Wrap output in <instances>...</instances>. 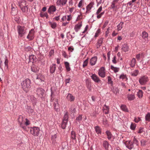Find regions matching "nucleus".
Returning <instances> with one entry per match:
<instances>
[{
  "label": "nucleus",
  "mask_w": 150,
  "mask_h": 150,
  "mask_svg": "<svg viewBox=\"0 0 150 150\" xmlns=\"http://www.w3.org/2000/svg\"><path fill=\"white\" fill-rule=\"evenodd\" d=\"M31 81L28 79H26L23 81L21 83V86L23 90L26 92H28L30 87Z\"/></svg>",
  "instance_id": "obj_1"
},
{
  "label": "nucleus",
  "mask_w": 150,
  "mask_h": 150,
  "mask_svg": "<svg viewBox=\"0 0 150 150\" xmlns=\"http://www.w3.org/2000/svg\"><path fill=\"white\" fill-rule=\"evenodd\" d=\"M18 120L19 124L21 127L23 129H26V126L29 125V121L27 119H23L22 116H20L18 119Z\"/></svg>",
  "instance_id": "obj_2"
},
{
  "label": "nucleus",
  "mask_w": 150,
  "mask_h": 150,
  "mask_svg": "<svg viewBox=\"0 0 150 150\" xmlns=\"http://www.w3.org/2000/svg\"><path fill=\"white\" fill-rule=\"evenodd\" d=\"M17 30L19 36L20 37L23 36L26 32L25 28L24 26H18Z\"/></svg>",
  "instance_id": "obj_3"
},
{
  "label": "nucleus",
  "mask_w": 150,
  "mask_h": 150,
  "mask_svg": "<svg viewBox=\"0 0 150 150\" xmlns=\"http://www.w3.org/2000/svg\"><path fill=\"white\" fill-rule=\"evenodd\" d=\"M40 131L39 128L37 127H33L31 128L30 129V132L34 136H37L38 135Z\"/></svg>",
  "instance_id": "obj_4"
},
{
  "label": "nucleus",
  "mask_w": 150,
  "mask_h": 150,
  "mask_svg": "<svg viewBox=\"0 0 150 150\" xmlns=\"http://www.w3.org/2000/svg\"><path fill=\"white\" fill-rule=\"evenodd\" d=\"M98 74L100 77L104 78L105 76V69L104 67L100 68L98 70Z\"/></svg>",
  "instance_id": "obj_5"
},
{
  "label": "nucleus",
  "mask_w": 150,
  "mask_h": 150,
  "mask_svg": "<svg viewBox=\"0 0 150 150\" xmlns=\"http://www.w3.org/2000/svg\"><path fill=\"white\" fill-rule=\"evenodd\" d=\"M94 4L93 2H91L86 7V14L89 13L91 12V9L93 7Z\"/></svg>",
  "instance_id": "obj_6"
},
{
  "label": "nucleus",
  "mask_w": 150,
  "mask_h": 150,
  "mask_svg": "<svg viewBox=\"0 0 150 150\" xmlns=\"http://www.w3.org/2000/svg\"><path fill=\"white\" fill-rule=\"evenodd\" d=\"M148 81V78L145 76H143L139 79V82L142 85H144Z\"/></svg>",
  "instance_id": "obj_7"
},
{
  "label": "nucleus",
  "mask_w": 150,
  "mask_h": 150,
  "mask_svg": "<svg viewBox=\"0 0 150 150\" xmlns=\"http://www.w3.org/2000/svg\"><path fill=\"white\" fill-rule=\"evenodd\" d=\"M125 144L126 147L129 149H132L134 147L133 143L131 141H127L125 142Z\"/></svg>",
  "instance_id": "obj_8"
},
{
  "label": "nucleus",
  "mask_w": 150,
  "mask_h": 150,
  "mask_svg": "<svg viewBox=\"0 0 150 150\" xmlns=\"http://www.w3.org/2000/svg\"><path fill=\"white\" fill-rule=\"evenodd\" d=\"M91 77L95 82L97 83H100L101 81L100 80L99 77L96 74H93L91 76Z\"/></svg>",
  "instance_id": "obj_9"
},
{
  "label": "nucleus",
  "mask_w": 150,
  "mask_h": 150,
  "mask_svg": "<svg viewBox=\"0 0 150 150\" xmlns=\"http://www.w3.org/2000/svg\"><path fill=\"white\" fill-rule=\"evenodd\" d=\"M53 106L55 111H58L59 109V104L57 99H54V101Z\"/></svg>",
  "instance_id": "obj_10"
},
{
  "label": "nucleus",
  "mask_w": 150,
  "mask_h": 150,
  "mask_svg": "<svg viewBox=\"0 0 150 150\" xmlns=\"http://www.w3.org/2000/svg\"><path fill=\"white\" fill-rule=\"evenodd\" d=\"M97 60V58L95 56L92 57L90 59L89 64L91 66L94 65L96 63Z\"/></svg>",
  "instance_id": "obj_11"
},
{
  "label": "nucleus",
  "mask_w": 150,
  "mask_h": 150,
  "mask_svg": "<svg viewBox=\"0 0 150 150\" xmlns=\"http://www.w3.org/2000/svg\"><path fill=\"white\" fill-rule=\"evenodd\" d=\"M18 4L21 8L27 5V2L25 0H20L18 1Z\"/></svg>",
  "instance_id": "obj_12"
},
{
  "label": "nucleus",
  "mask_w": 150,
  "mask_h": 150,
  "mask_svg": "<svg viewBox=\"0 0 150 150\" xmlns=\"http://www.w3.org/2000/svg\"><path fill=\"white\" fill-rule=\"evenodd\" d=\"M44 92V91L42 88H39L37 91V94L40 96H42Z\"/></svg>",
  "instance_id": "obj_13"
},
{
  "label": "nucleus",
  "mask_w": 150,
  "mask_h": 150,
  "mask_svg": "<svg viewBox=\"0 0 150 150\" xmlns=\"http://www.w3.org/2000/svg\"><path fill=\"white\" fill-rule=\"evenodd\" d=\"M56 10L55 7L53 5L50 6L48 10V12L50 14L52 13L55 12Z\"/></svg>",
  "instance_id": "obj_14"
},
{
  "label": "nucleus",
  "mask_w": 150,
  "mask_h": 150,
  "mask_svg": "<svg viewBox=\"0 0 150 150\" xmlns=\"http://www.w3.org/2000/svg\"><path fill=\"white\" fill-rule=\"evenodd\" d=\"M67 100L70 102L73 101L75 99L74 97L71 94L69 93L67 96Z\"/></svg>",
  "instance_id": "obj_15"
},
{
  "label": "nucleus",
  "mask_w": 150,
  "mask_h": 150,
  "mask_svg": "<svg viewBox=\"0 0 150 150\" xmlns=\"http://www.w3.org/2000/svg\"><path fill=\"white\" fill-rule=\"evenodd\" d=\"M82 26V22L79 23L78 24L75 25L74 28V29L75 31L77 32L80 29L81 27Z\"/></svg>",
  "instance_id": "obj_16"
},
{
  "label": "nucleus",
  "mask_w": 150,
  "mask_h": 150,
  "mask_svg": "<svg viewBox=\"0 0 150 150\" xmlns=\"http://www.w3.org/2000/svg\"><path fill=\"white\" fill-rule=\"evenodd\" d=\"M103 112L105 114H108L109 113V107L105 105L103 107Z\"/></svg>",
  "instance_id": "obj_17"
},
{
  "label": "nucleus",
  "mask_w": 150,
  "mask_h": 150,
  "mask_svg": "<svg viewBox=\"0 0 150 150\" xmlns=\"http://www.w3.org/2000/svg\"><path fill=\"white\" fill-rule=\"evenodd\" d=\"M109 146L110 144L107 141L105 140L103 142V146L105 149L108 150Z\"/></svg>",
  "instance_id": "obj_18"
},
{
  "label": "nucleus",
  "mask_w": 150,
  "mask_h": 150,
  "mask_svg": "<svg viewBox=\"0 0 150 150\" xmlns=\"http://www.w3.org/2000/svg\"><path fill=\"white\" fill-rule=\"evenodd\" d=\"M56 68V65L55 64H52L50 66V72L51 73L54 72Z\"/></svg>",
  "instance_id": "obj_19"
},
{
  "label": "nucleus",
  "mask_w": 150,
  "mask_h": 150,
  "mask_svg": "<svg viewBox=\"0 0 150 150\" xmlns=\"http://www.w3.org/2000/svg\"><path fill=\"white\" fill-rule=\"evenodd\" d=\"M20 8L23 13H28V5L23 6V7H21Z\"/></svg>",
  "instance_id": "obj_20"
},
{
  "label": "nucleus",
  "mask_w": 150,
  "mask_h": 150,
  "mask_svg": "<svg viewBox=\"0 0 150 150\" xmlns=\"http://www.w3.org/2000/svg\"><path fill=\"white\" fill-rule=\"evenodd\" d=\"M127 98L129 100H132L135 98V96L134 94H128L127 95Z\"/></svg>",
  "instance_id": "obj_21"
},
{
  "label": "nucleus",
  "mask_w": 150,
  "mask_h": 150,
  "mask_svg": "<svg viewBox=\"0 0 150 150\" xmlns=\"http://www.w3.org/2000/svg\"><path fill=\"white\" fill-rule=\"evenodd\" d=\"M124 23L122 22H121L117 26V30L118 31L120 30L123 27Z\"/></svg>",
  "instance_id": "obj_22"
},
{
  "label": "nucleus",
  "mask_w": 150,
  "mask_h": 150,
  "mask_svg": "<svg viewBox=\"0 0 150 150\" xmlns=\"http://www.w3.org/2000/svg\"><path fill=\"white\" fill-rule=\"evenodd\" d=\"M128 49L129 47L127 44H124L122 45V50L123 51L125 52L127 51L128 50Z\"/></svg>",
  "instance_id": "obj_23"
},
{
  "label": "nucleus",
  "mask_w": 150,
  "mask_h": 150,
  "mask_svg": "<svg viewBox=\"0 0 150 150\" xmlns=\"http://www.w3.org/2000/svg\"><path fill=\"white\" fill-rule=\"evenodd\" d=\"M107 136V138L109 140H110L112 137V135L111 132L108 130H107L105 132Z\"/></svg>",
  "instance_id": "obj_24"
},
{
  "label": "nucleus",
  "mask_w": 150,
  "mask_h": 150,
  "mask_svg": "<svg viewBox=\"0 0 150 150\" xmlns=\"http://www.w3.org/2000/svg\"><path fill=\"white\" fill-rule=\"evenodd\" d=\"M57 137V136L56 134H54V135L52 136L51 137V140L52 141V142L54 144H55L57 142L56 140Z\"/></svg>",
  "instance_id": "obj_25"
},
{
  "label": "nucleus",
  "mask_w": 150,
  "mask_h": 150,
  "mask_svg": "<svg viewBox=\"0 0 150 150\" xmlns=\"http://www.w3.org/2000/svg\"><path fill=\"white\" fill-rule=\"evenodd\" d=\"M95 129L97 134H101V129L99 126H96Z\"/></svg>",
  "instance_id": "obj_26"
},
{
  "label": "nucleus",
  "mask_w": 150,
  "mask_h": 150,
  "mask_svg": "<svg viewBox=\"0 0 150 150\" xmlns=\"http://www.w3.org/2000/svg\"><path fill=\"white\" fill-rule=\"evenodd\" d=\"M111 69L114 71L115 73L119 71L120 68L118 67H115L114 66L111 65Z\"/></svg>",
  "instance_id": "obj_27"
},
{
  "label": "nucleus",
  "mask_w": 150,
  "mask_h": 150,
  "mask_svg": "<svg viewBox=\"0 0 150 150\" xmlns=\"http://www.w3.org/2000/svg\"><path fill=\"white\" fill-rule=\"evenodd\" d=\"M69 118V115L68 112H66L64 115L63 121H65L66 122H67Z\"/></svg>",
  "instance_id": "obj_28"
},
{
  "label": "nucleus",
  "mask_w": 150,
  "mask_h": 150,
  "mask_svg": "<svg viewBox=\"0 0 150 150\" xmlns=\"http://www.w3.org/2000/svg\"><path fill=\"white\" fill-rule=\"evenodd\" d=\"M67 2V0H58V4L59 5L63 6L65 5Z\"/></svg>",
  "instance_id": "obj_29"
},
{
  "label": "nucleus",
  "mask_w": 150,
  "mask_h": 150,
  "mask_svg": "<svg viewBox=\"0 0 150 150\" xmlns=\"http://www.w3.org/2000/svg\"><path fill=\"white\" fill-rule=\"evenodd\" d=\"M31 69L32 71L35 73L37 72L38 70V67L34 65L32 66L31 67Z\"/></svg>",
  "instance_id": "obj_30"
},
{
  "label": "nucleus",
  "mask_w": 150,
  "mask_h": 150,
  "mask_svg": "<svg viewBox=\"0 0 150 150\" xmlns=\"http://www.w3.org/2000/svg\"><path fill=\"white\" fill-rule=\"evenodd\" d=\"M119 0H114L112 3V4L111 5V8L114 9L115 7V4Z\"/></svg>",
  "instance_id": "obj_31"
},
{
  "label": "nucleus",
  "mask_w": 150,
  "mask_h": 150,
  "mask_svg": "<svg viewBox=\"0 0 150 150\" xmlns=\"http://www.w3.org/2000/svg\"><path fill=\"white\" fill-rule=\"evenodd\" d=\"M120 78L122 79L123 80H124L125 81H127L128 79L126 75L124 74H122L120 75Z\"/></svg>",
  "instance_id": "obj_32"
},
{
  "label": "nucleus",
  "mask_w": 150,
  "mask_h": 150,
  "mask_svg": "<svg viewBox=\"0 0 150 150\" xmlns=\"http://www.w3.org/2000/svg\"><path fill=\"white\" fill-rule=\"evenodd\" d=\"M35 32L34 31V30L33 29H32L29 32V33L28 35H27L26 38H29V37H32L34 33Z\"/></svg>",
  "instance_id": "obj_33"
},
{
  "label": "nucleus",
  "mask_w": 150,
  "mask_h": 150,
  "mask_svg": "<svg viewBox=\"0 0 150 150\" xmlns=\"http://www.w3.org/2000/svg\"><path fill=\"white\" fill-rule=\"evenodd\" d=\"M71 138L73 140H76V135L74 131H72L71 132Z\"/></svg>",
  "instance_id": "obj_34"
},
{
  "label": "nucleus",
  "mask_w": 150,
  "mask_h": 150,
  "mask_svg": "<svg viewBox=\"0 0 150 150\" xmlns=\"http://www.w3.org/2000/svg\"><path fill=\"white\" fill-rule=\"evenodd\" d=\"M136 64V60L134 58H133L131 61L130 65L131 67H133Z\"/></svg>",
  "instance_id": "obj_35"
},
{
  "label": "nucleus",
  "mask_w": 150,
  "mask_h": 150,
  "mask_svg": "<svg viewBox=\"0 0 150 150\" xmlns=\"http://www.w3.org/2000/svg\"><path fill=\"white\" fill-rule=\"evenodd\" d=\"M121 109L123 111L127 112H128V110L126 105H122L121 106Z\"/></svg>",
  "instance_id": "obj_36"
},
{
  "label": "nucleus",
  "mask_w": 150,
  "mask_h": 150,
  "mask_svg": "<svg viewBox=\"0 0 150 150\" xmlns=\"http://www.w3.org/2000/svg\"><path fill=\"white\" fill-rule=\"evenodd\" d=\"M103 41V39L102 38H100L98 40L97 44V47H99L101 45Z\"/></svg>",
  "instance_id": "obj_37"
},
{
  "label": "nucleus",
  "mask_w": 150,
  "mask_h": 150,
  "mask_svg": "<svg viewBox=\"0 0 150 150\" xmlns=\"http://www.w3.org/2000/svg\"><path fill=\"white\" fill-rule=\"evenodd\" d=\"M143 95V91L140 90H139L138 92L137 93V96L139 98H141L142 97Z\"/></svg>",
  "instance_id": "obj_38"
},
{
  "label": "nucleus",
  "mask_w": 150,
  "mask_h": 150,
  "mask_svg": "<svg viewBox=\"0 0 150 150\" xmlns=\"http://www.w3.org/2000/svg\"><path fill=\"white\" fill-rule=\"evenodd\" d=\"M87 87L89 91L91 90V83L89 81H87L86 83Z\"/></svg>",
  "instance_id": "obj_39"
},
{
  "label": "nucleus",
  "mask_w": 150,
  "mask_h": 150,
  "mask_svg": "<svg viewBox=\"0 0 150 150\" xmlns=\"http://www.w3.org/2000/svg\"><path fill=\"white\" fill-rule=\"evenodd\" d=\"M66 68L68 71H69L70 70V68L69 66V64L67 62H65L64 63Z\"/></svg>",
  "instance_id": "obj_40"
},
{
  "label": "nucleus",
  "mask_w": 150,
  "mask_h": 150,
  "mask_svg": "<svg viewBox=\"0 0 150 150\" xmlns=\"http://www.w3.org/2000/svg\"><path fill=\"white\" fill-rule=\"evenodd\" d=\"M110 27H108L107 28V31H106V32H105V37H108L110 35Z\"/></svg>",
  "instance_id": "obj_41"
},
{
  "label": "nucleus",
  "mask_w": 150,
  "mask_h": 150,
  "mask_svg": "<svg viewBox=\"0 0 150 150\" xmlns=\"http://www.w3.org/2000/svg\"><path fill=\"white\" fill-rule=\"evenodd\" d=\"M108 83L110 84L111 86L113 85V81H112V79L111 78L110 76L108 77Z\"/></svg>",
  "instance_id": "obj_42"
},
{
  "label": "nucleus",
  "mask_w": 150,
  "mask_h": 150,
  "mask_svg": "<svg viewBox=\"0 0 150 150\" xmlns=\"http://www.w3.org/2000/svg\"><path fill=\"white\" fill-rule=\"evenodd\" d=\"M139 72V71L138 70H136L132 72L131 74L132 76H136L138 75Z\"/></svg>",
  "instance_id": "obj_43"
},
{
  "label": "nucleus",
  "mask_w": 150,
  "mask_h": 150,
  "mask_svg": "<svg viewBox=\"0 0 150 150\" xmlns=\"http://www.w3.org/2000/svg\"><path fill=\"white\" fill-rule=\"evenodd\" d=\"M70 111L71 112V114L72 113L73 115H74V113L76 112V109L73 106H72L71 107V108L70 109Z\"/></svg>",
  "instance_id": "obj_44"
},
{
  "label": "nucleus",
  "mask_w": 150,
  "mask_h": 150,
  "mask_svg": "<svg viewBox=\"0 0 150 150\" xmlns=\"http://www.w3.org/2000/svg\"><path fill=\"white\" fill-rule=\"evenodd\" d=\"M145 118L146 121H150V113H147L145 116Z\"/></svg>",
  "instance_id": "obj_45"
},
{
  "label": "nucleus",
  "mask_w": 150,
  "mask_h": 150,
  "mask_svg": "<svg viewBox=\"0 0 150 150\" xmlns=\"http://www.w3.org/2000/svg\"><path fill=\"white\" fill-rule=\"evenodd\" d=\"M142 38H148V34L145 31L142 32Z\"/></svg>",
  "instance_id": "obj_46"
},
{
  "label": "nucleus",
  "mask_w": 150,
  "mask_h": 150,
  "mask_svg": "<svg viewBox=\"0 0 150 150\" xmlns=\"http://www.w3.org/2000/svg\"><path fill=\"white\" fill-rule=\"evenodd\" d=\"M88 58L86 59L83 62V67H86L88 63Z\"/></svg>",
  "instance_id": "obj_47"
},
{
  "label": "nucleus",
  "mask_w": 150,
  "mask_h": 150,
  "mask_svg": "<svg viewBox=\"0 0 150 150\" xmlns=\"http://www.w3.org/2000/svg\"><path fill=\"white\" fill-rule=\"evenodd\" d=\"M51 27L53 29H55L57 26V23L55 22L52 23H50Z\"/></svg>",
  "instance_id": "obj_48"
},
{
  "label": "nucleus",
  "mask_w": 150,
  "mask_h": 150,
  "mask_svg": "<svg viewBox=\"0 0 150 150\" xmlns=\"http://www.w3.org/2000/svg\"><path fill=\"white\" fill-rule=\"evenodd\" d=\"M67 122L62 121V127L63 129H65L66 127L67 124Z\"/></svg>",
  "instance_id": "obj_49"
},
{
  "label": "nucleus",
  "mask_w": 150,
  "mask_h": 150,
  "mask_svg": "<svg viewBox=\"0 0 150 150\" xmlns=\"http://www.w3.org/2000/svg\"><path fill=\"white\" fill-rule=\"evenodd\" d=\"M36 80H37V81H38V80L40 82H41L42 81H43L42 79V77L41 76H37Z\"/></svg>",
  "instance_id": "obj_50"
},
{
  "label": "nucleus",
  "mask_w": 150,
  "mask_h": 150,
  "mask_svg": "<svg viewBox=\"0 0 150 150\" xmlns=\"http://www.w3.org/2000/svg\"><path fill=\"white\" fill-rule=\"evenodd\" d=\"M141 145L144 146L146 145V141L144 139H142L141 141Z\"/></svg>",
  "instance_id": "obj_51"
},
{
  "label": "nucleus",
  "mask_w": 150,
  "mask_h": 150,
  "mask_svg": "<svg viewBox=\"0 0 150 150\" xmlns=\"http://www.w3.org/2000/svg\"><path fill=\"white\" fill-rule=\"evenodd\" d=\"M136 124L134 123H132L130 126V128L133 130H134L136 128Z\"/></svg>",
  "instance_id": "obj_52"
},
{
  "label": "nucleus",
  "mask_w": 150,
  "mask_h": 150,
  "mask_svg": "<svg viewBox=\"0 0 150 150\" xmlns=\"http://www.w3.org/2000/svg\"><path fill=\"white\" fill-rule=\"evenodd\" d=\"M102 6H100L98 9L96 13V14L98 15L99 14L102 10Z\"/></svg>",
  "instance_id": "obj_53"
},
{
  "label": "nucleus",
  "mask_w": 150,
  "mask_h": 150,
  "mask_svg": "<svg viewBox=\"0 0 150 150\" xmlns=\"http://www.w3.org/2000/svg\"><path fill=\"white\" fill-rule=\"evenodd\" d=\"M82 115H79L76 118V120L80 121L82 120Z\"/></svg>",
  "instance_id": "obj_54"
},
{
  "label": "nucleus",
  "mask_w": 150,
  "mask_h": 150,
  "mask_svg": "<svg viewBox=\"0 0 150 150\" xmlns=\"http://www.w3.org/2000/svg\"><path fill=\"white\" fill-rule=\"evenodd\" d=\"M8 60L7 59H5L4 64H5V68L7 69L8 68Z\"/></svg>",
  "instance_id": "obj_55"
},
{
  "label": "nucleus",
  "mask_w": 150,
  "mask_h": 150,
  "mask_svg": "<svg viewBox=\"0 0 150 150\" xmlns=\"http://www.w3.org/2000/svg\"><path fill=\"white\" fill-rule=\"evenodd\" d=\"M96 1L98 3L97 6H98L100 4L103 3L104 0H96Z\"/></svg>",
  "instance_id": "obj_56"
},
{
  "label": "nucleus",
  "mask_w": 150,
  "mask_h": 150,
  "mask_svg": "<svg viewBox=\"0 0 150 150\" xmlns=\"http://www.w3.org/2000/svg\"><path fill=\"white\" fill-rule=\"evenodd\" d=\"M83 2V0L80 1L78 4V6L79 8H80L82 6Z\"/></svg>",
  "instance_id": "obj_57"
},
{
  "label": "nucleus",
  "mask_w": 150,
  "mask_h": 150,
  "mask_svg": "<svg viewBox=\"0 0 150 150\" xmlns=\"http://www.w3.org/2000/svg\"><path fill=\"white\" fill-rule=\"evenodd\" d=\"M116 56H114L112 58V62L114 64H116L117 62V61L116 60Z\"/></svg>",
  "instance_id": "obj_58"
},
{
  "label": "nucleus",
  "mask_w": 150,
  "mask_h": 150,
  "mask_svg": "<svg viewBox=\"0 0 150 150\" xmlns=\"http://www.w3.org/2000/svg\"><path fill=\"white\" fill-rule=\"evenodd\" d=\"M144 132L143 128L142 127H140L137 132L138 133L141 134L142 133Z\"/></svg>",
  "instance_id": "obj_59"
},
{
  "label": "nucleus",
  "mask_w": 150,
  "mask_h": 150,
  "mask_svg": "<svg viewBox=\"0 0 150 150\" xmlns=\"http://www.w3.org/2000/svg\"><path fill=\"white\" fill-rule=\"evenodd\" d=\"M65 83L66 84L69 83L71 81V78L69 77L68 78L66 79L65 80Z\"/></svg>",
  "instance_id": "obj_60"
},
{
  "label": "nucleus",
  "mask_w": 150,
  "mask_h": 150,
  "mask_svg": "<svg viewBox=\"0 0 150 150\" xmlns=\"http://www.w3.org/2000/svg\"><path fill=\"white\" fill-rule=\"evenodd\" d=\"M100 33V30H99L98 29L96 32L95 34L94 35V37H97L98 36V35Z\"/></svg>",
  "instance_id": "obj_61"
},
{
  "label": "nucleus",
  "mask_w": 150,
  "mask_h": 150,
  "mask_svg": "<svg viewBox=\"0 0 150 150\" xmlns=\"http://www.w3.org/2000/svg\"><path fill=\"white\" fill-rule=\"evenodd\" d=\"M141 120V119L139 117H135L134 119V121L135 122L137 123Z\"/></svg>",
  "instance_id": "obj_62"
},
{
  "label": "nucleus",
  "mask_w": 150,
  "mask_h": 150,
  "mask_svg": "<svg viewBox=\"0 0 150 150\" xmlns=\"http://www.w3.org/2000/svg\"><path fill=\"white\" fill-rule=\"evenodd\" d=\"M133 141L134 143L136 144L137 145L138 144V141L135 137H134Z\"/></svg>",
  "instance_id": "obj_63"
},
{
  "label": "nucleus",
  "mask_w": 150,
  "mask_h": 150,
  "mask_svg": "<svg viewBox=\"0 0 150 150\" xmlns=\"http://www.w3.org/2000/svg\"><path fill=\"white\" fill-rule=\"evenodd\" d=\"M54 50H51L50 52L49 55L50 57H51L54 54Z\"/></svg>",
  "instance_id": "obj_64"
}]
</instances>
